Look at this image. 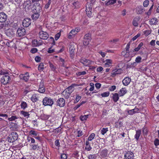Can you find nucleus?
Listing matches in <instances>:
<instances>
[{
	"mask_svg": "<svg viewBox=\"0 0 159 159\" xmlns=\"http://www.w3.org/2000/svg\"><path fill=\"white\" fill-rule=\"evenodd\" d=\"M53 99L50 98L46 97L43 100V104L44 106H49L51 107L53 104Z\"/></svg>",
	"mask_w": 159,
	"mask_h": 159,
	"instance_id": "obj_1",
	"label": "nucleus"
},
{
	"mask_svg": "<svg viewBox=\"0 0 159 159\" xmlns=\"http://www.w3.org/2000/svg\"><path fill=\"white\" fill-rule=\"evenodd\" d=\"M27 34L25 29L21 27L18 28L16 32V35L19 37L24 36Z\"/></svg>",
	"mask_w": 159,
	"mask_h": 159,
	"instance_id": "obj_2",
	"label": "nucleus"
},
{
	"mask_svg": "<svg viewBox=\"0 0 159 159\" xmlns=\"http://www.w3.org/2000/svg\"><path fill=\"white\" fill-rule=\"evenodd\" d=\"M75 45L74 43H70L69 46V50L70 56L71 58L74 57L75 53Z\"/></svg>",
	"mask_w": 159,
	"mask_h": 159,
	"instance_id": "obj_3",
	"label": "nucleus"
},
{
	"mask_svg": "<svg viewBox=\"0 0 159 159\" xmlns=\"http://www.w3.org/2000/svg\"><path fill=\"white\" fill-rule=\"evenodd\" d=\"M11 80V79L9 75H5L2 77L1 81L2 84L6 85Z\"/></svg>",
	"mask_w": 159,
	"mask_h": 159,
	"instance_id": "obj_4",
	"label": "nucleus"
},
{
	"mask_svg": "<svg viewBox=\"0 0 159 159\" xmlns=\"http://www.w3.org/2000/svg\"><path fill=\"white\" fill-rule=\"evenodd\" d=\"M39 35L40 39L43 40L47 39L49 37L48 34L45 31L41 30L39 33Z\"/></svg>",
	"mask_w": 159,
	"mask_h": 159,
	"instance_id": "obj_5",
	"label": "nucleus"
},
{
	"mask_svg": "<svg viewBox=\"0 0 159 159\" xmlns=\"http://www.w3.org/2000/svg\"><path fill=\"white\" fill-rule=\"evenodd\" d=\"M29 77V74L28 72H26L25 74H21L19 76V78L21 80L25 82L28 81Z\"/></svg>",
	"mask_w": 159,
	"mask_h": 159,
	"instance_id": "obj_6",
	"label": "nucleus"
},
{
	"mask_svg": "<svg viewBox=\"0 0 159 159\" xmlns=\"http://www.w3.org/2000/svg\"><path fill=\"white\" fill-rule=\"evenodd\" d=\"M57 104L60 107H63L65 105V100L62 98H59L57 101Z\"/></svg>",
	"mask_w": 159,
	"mask_h": 159,
	"instance_id": "obj_7",
	"label": "nucleus"
},
{
	"mask_svg": "<svg viewBox=\"0 0 159 159\" xmlns=\"http://www.w3.org/2000/svg\"><path fill=\"white\" fill-rule=\"evenodd\" d=\"M22 23L24 27H28L31 24V20L30 18H25L23 20Z\"/></svg>",
	"mask_w": 159,
	"mask_h": 159,
	"instance_id": "obj_8",
	"label": "nucleus"
},
{
	"mask_svg": "<svg viewBox=\"0 0 159 159\" xmlns=\"http://www.w3.org/2000/svg\"><path fill=\"white\" fill-rule=\"evenodd\" d=\"M122 71V70L120 69H115L112 71L111 76L114 77L117 75L121 74Z\"/></svg>",
	"mask_w": 159,
	"mask_h": 159,
	"instance_id": "obj_9",
	"label": "nucleus"
},
{
	"mask_svg": "<svg viewBox=\"0 0 159 159\" xmlns=\"http://www.w3.org/2000/svg\"><path fill=\"white\" fill-rule=\"evenodd\" d=\"M7 18V16L4 13H0V22H4L6 20Z\"/></svg>",
	"mask_w": 159,
	"mask_h": 159,
	"instance_id": "obj_10",
	"label": "nucleus"
},
{
	"mask_svg": "<svg viewBox=\"0 0 159 159\" xmlns=\"http://www.w3.org/2000/svg\"><path fill=\"white\" fill-rule=\"evenodd\" d=\"M6 33L7 35L9 37H13L15 35V32L11 29H8L6 31Z\"/></svg>",
	"mask_w": 159,
	"mask_h": 159,
	"instance_id": "obj_11",
	"label": "nucleus"
},
{
	"mask_svg": "<svg viewBox=\"0 0 159 159\" xmlns=\"http://www.w3.org/2000/svg\"><path fill=\"white\" fill-rule=\"evenodd\" d=\"M124 157L126 159H131L133 158L134 154L132 152H128L125 154Z\"/></svg>",
	"mask_w": 159,
	"mask_h": 159,
	"instance_id": "obj_12",
	"label": "nucleus"
},
{
	"mask_svg": "<svg viewBox=\"0 0 159 159\" xmlns=\"http://www.w3.org/2000/svg\"><path fill=\"white\" fill-rule=\"evenodd\" d=\"M131 81V79L129 77L125 78L122 80V83L125 86H127L129 85Z\"/></svg>",
	"mask_w": 159,
	"mask_h": 159,
	"instance_id": "obj_13",
	"label": "nucleus"
},
{
	"mask_svg": "<svg viewBox=\"0 0 159 159\" xmlns=\"http://www.w3.org/2000/svg\"><path fill=\"white\" fill-rule=\"evenodd\" d=\"M92 8L89 6L88 7L86 6V14L89 17H90L92 16Z\"/></svg>",
	"mask_w": 159,
	"mask_h": 159,
	"instance_id": "obj_14",
	"label": "nucleus"
},
{
	"mask_svg": "<svg viewBox=\"0 0 159 159\" xmlns=\"http://www.w3.org/2000/svg\"><path fill=\"white\" fill-rule=\"evenodd\" d=\"M144 11V8L142 6H139L136 7L137 13L138 14H142Z\"/></svg>",
	"mask_w": 159,
	"mask_h": 159,
	"instance_id": "obj_15",
	"label": "nucleus"
},
{
	"mask_svg": "<svg viewBox=\"0 0 159 159\" xmlns=\"http://www.w3.org/2000/svg\"><path fill=\"white\" fill-rule=\"evenodd\" d=\"M104 62H105L104 65L105 67H109L111 65L112 61L111 59H106Z\"/></svg>",
	"mask_w": 159,
	"mask_h": 159,
	"instance_id": "obj_16",
	"label": "nucleus"
},
{
	"mask_svg": "<svg viewBox=\"0 0 159 159\" xmlns=\"http://www.w3.org/2000/svg\"><path fill=\"white\" fill-rule=\"evenodd\" d=\"M76 85L75 84H72L71 86L68 87L66 90L71 93L74 90V87Z\"/></svg>",
	"mask_w": 159,
	"mask_h": 159,
	"instance_id": "obj_17",
	"label": "nucleus"
},
{
	"mask_svg": "<svg viewBox=\"0 0 159 159\" xmlns=\"http://www.w3.org/2000/svg\"><path fill=\"white\" fill-rule=\"evenodd\" d=\"M71 93L67 91L66 90H65L63 92L62 94L63 97L66 99H68L69 98Z\"/></svg>",
	"mask_w": 159,
	"mask_h": 159,
	"instance_id": "obj_18",
	"label": "nucleus"
},
{
	"mask_svg": "<svg viewBox=\"0 0 159 159\" xmlns=\"http://www.w3.org/2000/svg\"><path fill=\"white\" fill-rule=\"evenodd\" d=\"M80 62L86 66H88L90 64V61L86 59H82L80 60Z\"/></svg>",
	"mask_w": 159,
	"mask_h": 159,
	"instance_id": "obj_19",
	"label": "nucleus"
},
{
	"mask_svg": "<svg viewBox=\"0 0 159 159\" xmlns=\"http://www.w3.org/2000/svg\"><path fill=\"white\" fill-rule=\"evenodd\" d=\"M139 20L140 18L139 17H135L132 22L133 25L135 27L138 26V22L139 21Z\"/></svg>",
	"mask_w": 159,
	"mask_h": 159,
	"instance_id": "obj_20",
	"label": "nucleus"
},
{
	"mask_svg": "<svg viewBox=\"0 0 159 159\" xmlns=\"http://www.w3.org/2000/svg\"><path fill=\"white\" fill-rule=\"evenodd\" d=\"M12 138L13 141L16 140L18 138V134L16 132H13L11 133V135L10 136Z\"/></svg>",
	"mask_w": 159,
	"mask_h": 159,
	"instance_id": "obj_21",
	"label": "nucleus"
},
{
	"mask_svg": "<svg viewBox=\"0 0 159 159\" xmlns=\"http://www.w3.org/2000/svg\"><path fill=\"white\" fill-rule=\"evenodd\" d=\"M127 92V90L125 88H122L120 89L119 93V95L120 96H124Z\"/></svg>",
	"mask_w": 159,
	"mask_h": 159,
	"instance_id": "obj_22",
	"label": "nucleus"
},
{
	"mask_svg": "<svg viewBox=\"0 0 159 159\" xmlns=\"http://www.w3.org/2000/svg\"><path fill=\"white\" fill-rule=\"evenodd\" d=\"M39 11H36V12H34L32 16V18L33 20H36L39 16Z\"/></svg>",
	"mask_w": 159,
	"mask_h": 159,
	"instance_id": "obj_23",
	"label": "nucleus"
},
{
	"mask_svg": "<svg viewBox=\"0 0 159 159\" xmlns=\"http://www.w3.org/2000/svg\"><path fill=\"white\" fill-rule=\"evenodd\" d=\"M32 2L34 3V4H36L37 5V7H36V8L35 9V10L38 9H39V11L42 9L41 7L39 6L40 4L38 3V2H39V0H32Z\"/></svg>",
	"mask_w": 159,
	"mask_h": 159,
	"instance_id": "obj_24",
	"label": "nucleus"
},
{
	"mask_svg": "<svg viewBox=\"0 0 159 159\" xmlns=\"http://www.w3.org/2000/svg\"><path fill=\"white\" fill-rule=\"evenodd\" d=\"M100 155L102 157H105L107 155V150L106 149H105L102 150L100 152Z\"/></svg>",
	"mask_w": 159,
	"mask_h": 159,
	"instance_id": "obj_25",
	"label": "nucleus"
},
{
	"mask_svg": "<svg viewBox=\"0 0 159 159\" xmlns=\"http://www.w3.org/2000/svg\"><path fill=\"white\" fill-rule=\"evenodd\" d=\"M112 99L115 102H116L119 99V94L117 93L112 94Z\"/></svg>",
	"mask_w": 159,
	"mask_h": 159,
	"instance_id": "obj_26",
	"label": "nucleus"
},
{
	"mask_svg": "<svg viewBox=\"0 0 159 159\" xmlns=\"http://www.w3.org/2000/svg\"><path fill=\"white\" fill-rule=\"evenodd\" d=\"M85 149L88 151H90L92 149L90 143L88 141H86L85 142Z\"/></svg>",
	"mask_w": 159,
	"mask_h": 159,
	"instance_id": "obj_27",
	"label": "nucleus"
},
{
	"mask_svg": "<svg viewBox=\"0 0 159 159\" xmlns=\"http://www.w3.org/2000/svg\"><path fill=\"white\" fill-rule=\"evenodd\" d=\"M158 22L157 19L156 18H153L149 21L150 24L151 25H155Z\"/></svg>",
	"mask_w": 159,
	"mask_h": 159,
	"instance_id": "obj_28",
	"label": "nucleus"
},
{
	"mask_svg": "<svg viewBox=\"0 0 159 159\" xmlns=\"http://www.w3.org/2000/svg\"><path fill=\"white\" fill-rule=\"evenodd\" d=\"M141 134V131L140 130H136V134L134 136L135 138L138 140Z\"/></svg>",
	"mask_w": 159,
	"mask_h": 159,
	"instance_id": "obj_29",
	"label": "nucleus"
},
{
	"mask_svg": "<svg viewBox=\"0 0 159 159\" xmlns=\"http://www.w3.org/2000/svg\"><path fill=\"white\" fill-rule=\"evenodd\" d=\"M6 45L9 47H12L14 44V43L12 40H8L6 42Z\"/></svg>",
	"mask_w": 159,
	"mask_h": 159,
	"instance_id": "obj_30",
	"label": "nucleus"
},
{
	"mask_svg": "<svg viewBox=\"0 0 159 159\" xmlns=\"http://www.w3.org/2000/svg\"><path fill=\"white\" fill-rule=\"evenodd\" d=\"M29 134L31 135H32L33 137L37 136L38 135V132L34 130H30L29 132Z\"/></svg>",
	"mask_w": 159,
	"mask_h": 159,
	"instance_id": "obj_31",
	"label": "nucleus"
},
{
	"mask_svg": "<svg viewBox=\"0 0 159 159\" xmlns=\"http://www.w3.org/2000/svg\"><path fill=\"white\" fill-rule=\"evenodd\" d=\"M20 114L22 115L24 117H26L27 118H28L29 117L30 114L29 113V112L24 111H21Z\"/></svg>",
	"mask_w": 159,
	"mask_h": 159,
	"instance_id": "obj_32",
	"label": "nucleus"
},
{
	"mask_svg": "<svg viewBox=\"0 0 159 159\" xmlns=\"http://www.w3.org/2000/svg\"><path fill=\"white\" fill-rule=\"evenodd\" d=\"M138 111L139 109L138 108L130 110H129L128 111V112L129 114L132 115L135 113L136 112Z\"/></svg>",
	"mask_w": 159,
	"mask_h": 159,
	"instance_id": "obj_33",
	"label": "nucleus"
},
{
	"mask_svg": "<svg viewBox=\"0 0 159 159\" xmlns=\"http://www.w3.org/2000/svg\"><path fill=\"white\" fill-rule=\"evenodd\" d=\"M31 147V149L35 150H38L39 148V147L38 144H32L30 145Z\"/></svg>",
	"mask_w": 159,
	"mask_h": 159,
	"instance_id": "obj_34",
	"label": "nucleus"
},
{
	"mask_svg": "<svg viewBox=\"0 0 159 159\" xmlns=\"http://www.w3.org/2000/svg\"><path fill=\"white\" fill-rule=\"evenodd\" d=\"M143 43L142 42H141L139 44L137 47L135 48L134 49V51L138 52V51H139L141 47L143 46Z\"/></svg>",
	"mask_w": 159,
	"mask_h": 159,
	"instance_id": "obj_35",
	"label": "nucleus"
},
{
	"mask_svg": "<svg viewBox=\"0 0 159 159\" xmlns=\"http://www.w3.org/2000/svg\"><path fill=\"white\" fill-rule=\"evenodd\" d=\"M116 2V0H109V1L106 3V6H108L110 5L113 4Z\"/></svg>",
	"mask_w": 159,
	"mask_h": 159,
	"instance_id": "obj_36",
	"label": "nucleus"
},
{
	"mask_svg": "<svg viewBox=\"0 0 159 159\" xmlns=\"http://www.w3.org/2000/svg\"><path fill=\"white\" fill-rule=\"evenodd\" d=\"M108 131V130L107 128H102L101 129L100 132L102 134L104 135Z\"/></svg>",
	"mask_w": 159,
	"mask_h": 159,
	"instance_id": "obj_37",
	"label": "nucleus"
},
{
	"mask_svg": "<svg viewBox=\"0 0 159 159\" xmlns=\"http://www.w3.org/2000/svg\"><path fill=\"white\" fill-rule=\"evenodd\" d=\"M91 40L89 39H84L83 41V43L84 45L85 46H87L89 44V43L90 41Z\"/></svg>",
	"mask_w": 159,
	"mask_h": 159,
	"instance_id": "obj_38",
	"label": "nucleus"
},
{
	"mask_svg": "<svg viewBox=\"0 0 159 159\" xmlns=\"http://www.w3.org/2000/svg\"><path fill=\"white\" fill-rule=\"evenodd\" d=\"M44 68V65L43 63H41L38 66V69L39 71H41L43 70Z\"/></svg>",
	"mask_w": 159,
	"mask_h": 159,
	"instance_id": "obj_39",
	"label": "nucleus"
},
{
	"mask_svg": "<svg viewBox=\"0 0 159 159\" xmlns=\"http://www.w3.org/2000/svg\"><path fill=\"white\" fill-rule=\"evenodd\" d=\"M48 63L49 64V66L51 70L53 71L55 70L56 69V66L50 62H49Z\"/></svg>",
	"mask_w": 159,
	"mask_h": 159,
	"instance_id": "obj_40",
	"label": "nucleus"
},
{
	"mask_svg": "<svg viewBox=\"0 0 159 159\" xmlns=\"http://www.w3.org/2000/svg\"><path fill=\"white\" fill-rule=\"evenodd\" d=\"M129 51L124 50L121 52V54L122 55L126 57L129 55Z\"/></svg>",
	"mask_w": 159,
	"mask_h": 159,
	"instance_id": "obj_41",
	"label": "nucleus"
},
{
	"mask_svg": "<svg viewBox=\"0 0 159 159\" xmlns=\"http://www.w3.org/2000/svg\"><path fill=\"white\" fill-rule=\"evenodd\" d=\"M20 106L22 108L24 109L27 107V105L26 102H22L20 104Z\"/></svg>",
	"mask_w": 159,
	"mask_h": 159,
	"instance_id": "obj_42",
	"label": "nucleus"
},
{
	"mask_svg": "<svg viewBox=\"0 0 159 159\" xmlns=\"http://www.w3.org/2000/svg\"><path fill=\"white\" fill-rule=\"evenodd\" d=\"M95 136V134L93 133L91 134L89 137L88 140V141L92 140L94 138Z\"/></svg>",
	"mask_w": 159,
	"mask_h": 159,
	"instance_id": "obj_43",
	"label": "nucleus"
},
{
	"mask_svg": "<svg viewBox=\"0 0 159 159\" xmlns=\"http://www.w3.org/2000/svg\"><path fill=\"white\" fill-rule=\"evenodd\" d=\"M89 115H85L84 116H81L80 117V119L82 121H84L87 120L88 118Z\"/></svg>",
	"mask_w": 159,
	"mask_h": 159,
	"instance_id": "obj_44",
	"label": "nucleus"
},
{
	"mask_svg": "<svg viewBox=\"0 0 159 159\" xmlns=\"http://www.w3.org/2000/svg\"><path fill=\"white\" fill-rule=\"evenodd\" d=\"M143 33L146 36H147L150 34L151 33V31L148 30H144Z\"/></svg>",
	"mask_w": 159,
	"mask_h": 159,
	"instance_id": "obj_45",
	"label": "nucleus"
},
{
	"mask_svg": "<svg viewBox=\"0 0 159 159\" xmlns=\"http://www.w3.org/2000/svg\"><path fill=\"white\" fill-rule=\"evenodd\" d=\"M18 118L16 116H12L11 117L8 118V120L9 121H12L15 120Z\"/></svg>",
	"mask_w": 159,
	"mask_h": 159,
	"instance_id": "obj_46",
	"label": "nucleus"
},
{
	"mask_svg": "<svg viewBox=\"0 0 159 159\" xmlns=\"http://www.w3.org/2000/svg\"><path fill=\"white\" fill-rule=\"evenodd\" d=\"M76 98L75 99V102H74L75 103L78 102L81 98V96H80L79 95L76 94Z\"/></svg>",
	"mask_w": 159,
	"mask_h": 159,
	"instance_id": "obj_47",
	"label": "nucleus"
},
{
	"mask_svg": "<svg viewBox=\"0 0 159 159\" xmlns=\"http://www.w3.org/2000/svg\"><path fill=\"white\" fill-rule=\"evenodd\" d=\"M32 44L34 47L38 46V41L36 39H34L32 41Z\"/></svg>",
	"mask_w": 159,
	"mask_h": 159,
	"instance_id": "obj_48",
	"label": "nucleus"
},
{
	"mask_svg": "<svg viewBox=\"0 0 159 159\" xmlns=\"http://www.w3.org/2000/svg\"><path fill=\"white\" fill-rule=\"evenodd\" d=\"M0 74L1 75H9V73L7 71L4 70H1L0 71Z\"/></svg>",
	"mask_w": 159,
	"mask_h": 159,
	"instance_id": "obj_49",
	"label": "nucleus"
},
{
	"mask_svg": "<svg viewBox=\"0 0 159 159\" xmlns=\"http://www.w3.org/2000/svg\"><path fill=\"white\" fill-rule=\"evenodd\" d=\"M109 92H107L103 93H102L101 94V95L102 96V97H108L109 95Z\"/></svg>",
	"mask_w": 159,
	"mask_h": 159,
	"instance_id": "obj_50",
	"label": "nucleus"
},
{
	"mask_svg": "<svg viewBox=\"0 0 159 159\" xmlns=\"http://www.w3.org/2000/svg\"><path fill=\"white\" fill-rule=\"evenodd\" d=\"M149 1L148 0H145L143 2V5L144 7H147L149 4Z\"/></svg>",
	"mask_w": 159,
	"mask_h": 159,
	"instance_id": "obj_51",
	"label": "nucleus"
},
{
	"mask_svg": "<svg viewBox=\"0 0 159 159\" xmlns=\"http://www.w3.org/2000/svg\"><path fill=\"white\" fill-rule=\"evenodd\" d=\"M38 100V98L36 97L35 95H33L31 97V100L33 102H36Z\"/></svg>",
	"mask_w": 159,
	"mask_h": 159,
	"instance_id": "obj_52",
	"label": "nucleus"
},
{
	"mask_svg": "<svg viewBox=\"0 0 159 159\" xmlns=\"http://www.w3.org/2000/svg\"><path fill=\"white\" fill-rule=\"evenodd\" d=\"M84 39H91V34L89 33L87 34H86L84 37Z\"/></svg>",
	"mask_w": 159,
	"mask_h": 159,
	"instance_id": "obj_53",
	"label": "nucleus"
},
{
	"mask_svg": "<svg viewBox=\"0 0 159 159\" xmlns=\"http://www.w3.org/2000/svg\"><path fill=\"white\" fill-rule=\"evenodd\" d=\"M96 157L97 156L95 154L90 155L88 157L89 159H96Z\"/></svg>",
	"mask_w": 159,
	"mask_h": 159,
	"instance_id": "obj_54",
	"label": "nucleus"
},
{
	"mask_svg": "<svg viewBox=\"0 0 159 159\" xmlns=\"http://www.w3.org/2000/svg\"><path fill=\"white\" fill-rule=\"evenodd\" d=\"M45 91V89L44 87H42V88H39L38 89V92L40 93H43Z\"/></svg>",
	"mask_w": 159,
	"mask_h": 159,
	"instance_id": "obj_55",
	"label": "nucleus"
},
{
	"mask_svg": "<svg viewBox=\"0 0 159 159\" xmlns=\"http://www.w3.org/2000/svg\"><path fill=\"white\" fill-rule=\"evenodd\" d=\"M122 123L121 121H119L116 123V127H121L122 125Z\"/></svg>",
	"mask_w": 159,
	"mask_h": 159,
	"instance_id": "obj_56",
	"label": "nucleus"
},
{
	"mask_svg": "<svg viewBox=\"0 0 159 159\" xmlns=\"http://www.w3.org/2000/svg\"><path fill=\"white\" fill-rule=\"evenodd\" d=\"M153 6H154V4H153V3L152 4V6L150 7V8L149 9V10L148 11V12L147 13V14L149 16V15H150V14H151V11H152V10L153 9Z\"/></svg>",
	"mask_w": 159,
	"mask_h": 159,
	"instance_id": "obj_57",
	"label": "nucleus"
},
{
	"mask_svg": "<svg viewBox=\"0 0 159 159\" xmlns=\"http://www.w3.org/2000/svg\"><path fill=\"white\" fill-rule=\"evenodd\" d=\"M154 144L157 147L159 145V140L157 139H155L154 141Z\"/></svg>",
	"mask_w": 159,
	"mask_h": 159,
	"instance_id": "obj_58",
	"label": "nucleus"
},
{
	"mask_svg": "<svg viewBox=\"0 0 159 159\" xmlns=\"http://www.w3.org/2000/svg\"><path fill=\"white\" fill-rule=\"evenodd\" d=\"M142 58L141 57L138 56L136 58L135 61L137 63H140L141 62Z\"/></svg>",
	"mask_w": 159,
	"mask_h": 159,
	"instance_id": "obj_59",
	"label": "nucleus"
},
{
	"mask_svg": "<svg viewBox=\"0 0 159 159\" xmlns=\"http://www.w3.org/2000/svg\"><path fill=\"white\" fill-rule=\"evenodd\" d=\"M28 139V141L29 142L30 141L31 143H34L35 142V140L34 139L31 137H29Z\"/></svg>",
	"mask_w": 159,
	"mask_h": 159,
	"instance_id": "obj_60",
	"label": "nucleus"
},
{
	"mask_svg": "<svg viewBox=\"0 0 159 159\" xmlns=\"http://www.w3.org/2000/svg\"><path fill=\"white\" fill-rule=\"evenodd\" d=\"M61 127H59L55 129V131L57 133H58L61 132Z\"/></svg>",
	"mask_w": 159,
	"mask_h": 159,
	"instance_id": "obj_61",
	"label": "nucleus"
},
{
	"mask_svg": "<svg viewBox=\"0 0 159 159\" xmlns=\"http://www.w3.org/2000/svg\"><path fill=\"white\" fill-rule=\"evenodd\" d=\"M73 5L75 7H78L79 5V3L78 2H75L73 3Z\"/></svg>",
	"mask_w": 159,
	"mask_h": 159,
	"instance_id": "obj_62",
	"label": "nucleus"
},
{
	"mask_svg": "<svg viewBox=\"0 0 159 159\" xmlns=\"http://www.w3.org/2000/svg\"><path fill=\"white\" fill-rule=\"evenodd\" d=\"M116 89V86L115 85H113L109 88V90L111 91H114Z\"/></svg>",
	"mask_w": 159,
	"mask_h": 159,
	"instance_id": "obj_63",
	"label": "nucleus"
},
{
	"mask_svg": "<svg viewBox=\"0 0 159 159\" xmlns=\"http://www.w3.org/2000/svg\"><path fill=\"white\" fill-rule=\"evenodd\" d=\"M60 34L59 33L57 34L55 37V39L56 40H57L60 37Z\"/></svg>",
	"mask_w": 159,
	"mask_h": 159,
	"instance_id": "obj_64",
	"label": "nucleus"
}]
</instances>
